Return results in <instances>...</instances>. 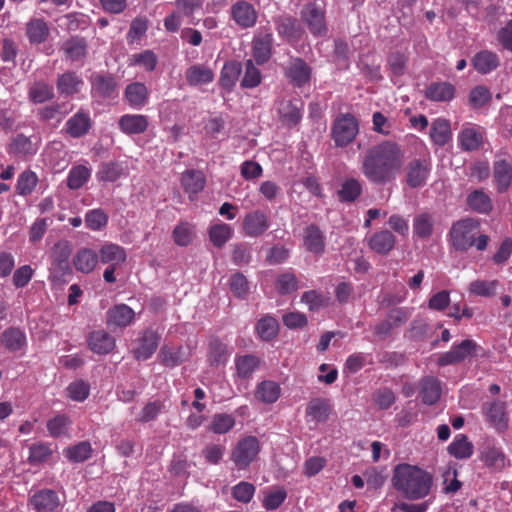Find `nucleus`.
<instances>
[{"label":"nucleus","instance_id":"nucleus-1","mask_svg":"<svg viewBox=\"0 0 512 512\" xmlns=\"http://www.w3.org/2000/svg\"><path fill=\"white\" fill-rule=\"evenodd\" d=\"M404 153L399 144L386 140L370 147L362 160L361 171L374 185L393 182L403 166Z\"/></svg>","mask_w":512,"mask_h":512},{"label":"nucleus","instance_id":"nucleus-2","mask_svg":"<svg viewBox=\"0 0 512 512\" xmlns=\"http://www.w3.org/2000/svg\"><path fill=\"white\" fill-rule=\"evenodd\" d=\"M432 476L425 470L410 464L395 467L392 483L406 498L417 500L426 497L431 490Z\"/></svg>","mask_w":512,"mask_h":512},{"label":"nucleus","instance_id":"nucleus-3","mask_svg":"<svg viewBox=\"0 0 512 512\" xmlns=\"http://www.w3.org/2000/svg\"><path fill=\"white\" fill-rule=\"evenodd\" d=\"M260 442L255 436L241 438L230 453V460L238 470L247 469L260 453Z\"/></svg>","mask_w":512,"mask_h":512},{"label":"nucleus","instance_id":"nucleus-4","mask_svg":"<svg viewBox=\"0 0 512 512\" xmlns=\"http://www.w3.org/2000/svg\"><path fill=\"white\" fill-rule=\"evenodd\" d=\"M431 170L432 160L429 153L409 160L404 167L406 184L412 189L425 186Z\"/></svg>","mask_w":512,"mask_h":512},{"label":"nucleus","instance_id":"nucleus-5","mask_svg":"<svg viewBox=\"0 0 512 512\" xmlns=\"http://www.w3.org/2000/svg\"><path fill=\"white\" fill-rule=\"evenodd\" d=\"M72 252V245L69 241H58L52 248L49 279L52 282H64L65 276L71 271L69 258Z\"/></svg>","mask_w":512,"mask_h":512},{"label":"nucleus","instance_id":"nucleus-6","mask_svg":"<svg viewBox=\"0 0 512 512\" xmlns=\"http://www.w3.org/2000/svg\"><path fill=\"white\" fill-rule=\"evenodd\" d=\"M482 347L472 339H465L460 343H454L449 351L441 353L437 358V364L441 367L455 365L468 359L477 357Z\"/></svg>","mask_w":512,"mask_h":512},{"label":"nucleus","instance_id":"nucleus-7","mask_svg":"<svg viewBox=\"0 0 512 512\" xmlns=\"http://www.w3.org/2000/svg\"><path fill=\"white\" fill-rule=\"evenodd\" d=\"M204 0H175L176 10L164 19V27L169 32H177L182 24V17L188 18V24L195 25L194 13L202 9Z\"/></svg>","mask_w":512,"mask_h":512},{"label":"nucleus","instance_id":"nucleus-8","mask_svg":"<svg viewBox=\"0 0 512 512\" xmlns=\"http://www.w3.org/2000/svg\"><path fill=\"white\" fill-rule=\"evenodd\" d=\"M359 133V123L350 113L337 117L332 125L331 136L337 147H346Z\"/></svg>","mask_w":512,"mask_h":512},{"label":"nucleus","instance_id":"nucleus-9","mask_svg":"<svg viewBox=\"0 0 512 512\" xmlns=\"http://www.w3.org/2000/svg\"><path fill=\"white\" fill-rule=\"evenodd\" d=\"M479 222L466 218L453 224L450 237L453 247L458 251H467L474 246V236L478 232Z\"/></svg>","mask_w":512,"mask_h":512},{"label":"nucleus","instance_id":"nucleus-10","mask_svg":"<svg viewBox=\"0 0 512 512\" xmlns=\"http://www.w3.org/2000/svg\"><path fill=\"white\" fill-rule=\"evenodd\" d=\"M301 19L314 36L322 37L327 34L325 13L317 4L309 3L305 5L301 11Z\"/></svg>","mask_w":512,"mask_h":512},{"label":"nucleus","instance_id":"nucleus-11","mask_svg":"<svg viewBox=\"0 0 512 512\" xmlns=\"http://www.w3.org/2000/svg\"><path fill=\"white\" fill-rule=\"evenodd\" d=\"M480 460L493 472H501L510 466V460L494 442H487L480 451Z\"/></svg>","mask_w":512,"mask_h":512},{"label":"nucleus","instance_id":"nucleus-12","mask_svg":"<svg viewBox=\"0 0 512 512\" xmlns=\"http://www.w3.org/2000/svg\"><path fill=\"white\" fill-rule=\"evenodd\" d=\"M273 41V34L269 28H261L255 34L252 41V52L258 65H263L269 61L272 55Z\"/></svg>","mask_w":512,"mask_h":512},{"label":"nucleus","instance_id":"nucleus-13","mask_svg":"<svg viewBox=\"0 0 512 512\" xmlns=\"http://www.w3.org/2000/svg\"><path fill=\"white\" fill-rule=\"evenodd\" d=\"M482 411L487 422L498 432H504L508 429V415L506 403L501 401L486 402L482 406Z\"/></svg>","mask_w":512,"mask_h":512},{"label":"nucleus","instance_id":"nucleus-14","mask_svg":"<svg viewBox=\"0 0 512 512\" xmlns=\"http://www.w3.org/2000/svg\"><path fill=\"white\" fill-rule=\"evenodd\" d=\"M485 130L483 127L466 123L458 134L459 146L462 150L472 152L483 145Z\"/></svg>","mask_w":512,"mask_h":512},{"label":"nucleus","instance_id":"nucleus-15","mask_svg":"<svg viewBox=\"0 0 512 512\" xmlns=\"http://www.w3.org/2000/svg\"><path fill=\"white\" fill-rule=\"evenodd\" d=\"M269 216L261 210H254L244 216L242 228L246 236L260 237L269 229Z\"/></svg>","mask_w":512,"mask_h":512},{"label":"nucleus","instance_id":"nucleus-16","mask_svg":"<svg viewBox=\"0 0 512 512\" xmlns=\"http://www.w3.org/2000/svg\"><path fill=\"white\" fill-rule=\"evenodd\" d=\"M231 18L240 28L249 29L257 23L258 12L250 2L239 0L231 6Z\"/></svg>","mask_w":512,"mask_h":512},{"label":"nucleus","instance_id":"nucleus-17","mask_svg":"<svg viewBox=\"0 0 512 512\" xmlns=\"http://www.w3.org/2000/svg\"><path fill=\"white\" fill-rule=\"evenodd\" d=\"M312 75L311 67L299 57L291 59L285 69V76L289 82L297 88H302L310 82Z\"/></svg>","mask_w":512,"mask_h":512},{"label":"nucleus","instance_id":"nucleus-18","mask_svg":"<svg viewBox=\"0 0 512 512\" xmlns=\"http://www.w3.org/2000/svg\"><path fill=\"white\" fill-rule=\"evenodd\" d=\"M29 504L36 512H54L61 504L59 495L52 489H41L29 499Z\"/></svg>","mask_w":512,"mask_h":512},{"label":"nucleus","instance_id":"nucleus-19","mask_svg":"<svg viewBox=\"0 0 512 512\" xmlns=\"http://www.w3.org/2000/svg\"><path fill=\"white\" fill-rule=\"evenodd\" d=\"M93 122L88 111L80 109L65 123V132L72 138H81L88 134Z\"/></svg>","mask_w":512,"mask_h":512},{"label":"nucleus","instance_id":"nucleus-20","mask_svg":"<svg viewBox=\"0 0 512 512\" xmlns=\"http://www.w3.org/2000/svg\"><path fill=\"white\" fill-rule=\"evenodd\" d=\"M274 23L278 34L289 42H298L304 34L300 22L290 15L279 16Z\"/></svg>","mask_w":512,"mask_h":512},{"label":"nucleus","instance_id":"nucleus-21","mask_svg":"<svg viewBox=\"0 0 512 512\" xmlns=\"http://www.w3.org/2000/svg\"><path fill=\"white\" fill-rule=\"evenodd\" d=\"M90 83L92 96L103 99L112 97L117 88L116 79L111 74L94 73L90 78Z\"/></svg>","mask_w":512,"mask_h":512},{"label":"nucleus","instance_id":"nucleus-22","mask_svg":"<svg viewBox=\"0 0 512 512\" xmlns=\"http://www.w3.org/2000/svg\"><path fill=\"white\" fill-rule=\"evenodd\" d=\"M303 102L300 99H283L278 104V114L283 124L295 126L302 118Z\"/></svg>","mask_w":512,"mask_h":512},{"label":"nucleus","instance_id":"nucleus-23","mask_svg":"<svg viewBox=\"0 0 512 512\" xmlns=\"http://www.w3.org/2000/svg\"><path fill=\"white\" fill-rule=\"evenodd\" d=\"M89 349L99 355L110 353L115 348V338L105 330H95L87 337Z\"/></svg>","mask_w":512,"mask_h":512},{"label":"nucleus","instance_id":"nucleus-24","mask_svg":"<svg viewBox=\"0 0 512 512\" xmlns=\"http://www.w3.org/2000/svg\"><path fill=\"white\" fill-rule=\"evenodd\" d=\"M123 96L131 108L140 110L148 103L149 90L144 83L133 82L126 86Z\"/></svg>","mask_w":512,"mask_h":512},{"label":"nucleus","instance_id":"nucleus-25","mask_svg":"<svg viewBox=\"0 0 512 512\" xmlns=\"http://www.w3.org/2000/svg\"><path fill=\"white\" fill-rule=\"evenodd\" d=\"M134 318V310L126 304H116L106 313L107 325L119 328L127 327L132 323Z\"/></svg>","mask_w":512,"mask_h":512},{"label":"nucleus","instance_id":"nucleus-26","mask_svg":"<svg viewBox=\"0 0 512 512\" xmlns=\"http://www.w3.org/2000/svg\"><path fill=\"white\" fill-rule=\"evenodd\" d=\"M493 181L498 193L507 192L512 185V164L506 160L493 163Z\"/></svg>","mask_w":512,"mask_h":512},{"label":"nucleus","instance_id":"nucleus-27","mask_svg":"<svg viewBox=\"0 0 512 512\" xmlns=\"http://www.w3.org/2000/svg\"><path fill=\"white\" fill-rule=\"evenodd\" d=\"M119 129L127 135L144 133L149 126L148 117L142 114H124L118 120Z\"/></svg>","mask_w":512,"mask_h":512},{"label":"nucleus","instance_id":"nucleus-28","mask_svg":"<svg viewBox=\"0 0 512 512\" xmlns=\"http://www.w3.org/2000/svg\"><path fill=\"white\" fill-rule=\"evenodd\" d=\"M395 244L394 234L386 229L375 232L368 238L369 248L380 255L389 254L394 249Z\"/></svg>","mask_w":512,"mask_h":512},{"label":"nucleus","instance_id":"nucleus-29","mask_svg":"<svg viewBox=\"0 0 512 512\" xmlns=\"http://www.w3.org/2000/svg\"><path fill=\"white\" fill-rule=\"evenodd\" d=\"M455 93V86L447 81L433 82L425 89L426 99L432 102H450Z\"/></svg>","mask_w":512,"mask_h":512},{"label":"nucleus","instance_id":"nucleus-30","mask_svg":"<svg viewBox=\"0 0 512 512\" xmlns=\"http://www.w3.org/2000/svg\"><path fill=\"white\" fill-rule=\"evenodd\" d=\"M230 356V351L226 343L219 337L212 336L208 343L207 361L210 366L225 365Z\"/></svg>","mask_w":512,"mask_h":512},{"label":"nucleus","instance_id":"nucleus-31","mask_svg":"<svg viewBox=\"0 0 512 512\" xmlns=\"http://www.w3.org/2000/svg\"><path fill=\"white\" fill-rule=\"evenodd\" d=\"M159 335L152 331H144L142 337L139 339V345L133 350L134 357L137 360H147L156 351L159 345Z\"/></svg>","mask_w":512,"mask_h":512},{"label":"nucleus","instance_id":"nucleus-32","mask_svg":"<svg viewBox=\"0 0 512 512\" xmlns=\"http://www.w3.org/2000/svg\"><path fill=\"white\" fill-rule=\"evenodd\" d=\"M181 185L189 198L200 193L206 185V177L200 170L188 169L181 177Z\"/></svg>","mask_w":512,"mask_h":512},{"label":"nucleus","instance_id":"nucleus-33","mask_svg":"<svg viewBox=\"0 0 512 512\" xmlns=\"http://www.w3.org/2000/svg\"><path fill=\"white\" fill-rule=\"evenodd\" d=\"M332 408L329 400L325 398H314L306 406L305 415L308 421L326 422L331 414Z\"/></svg>","mask_w":512,"mask_h":512},{"label":"nucleus","instance_id":"nucleus-34","mask_svg":"<svg viewBox=\"0 0 512 512\" xmlns=\"http://www.w3.org/2000/svg\"><path fill=\"white\" fill-rule=\"evenodd\" d=\"M84 82L76 72L67 71L60 74L56 87L60 95L72 96L80 92Z\"/></svg>","mask_w":512,"mask_h":512},{"label":"nucleus","instance_id":"nucleus-35","mask_svg":"<svg viewBox=\"0 0 512 512\" xmlns=\"http://www.w3.org/2000/svg\"><path fill=\"white\" fill-rule=\"evenodd\" d=\"M304 246L316 255H321L325 250V236L320 228L315 224H310L304 229Z\"/></svg>","mask_w":512,"mask_h":512},{"label":"nucleus","instance_id":"nucleus-36","mask_svg":"<svg viewBox=\"0 0 512 512\" xmlns=\"http://www.w3.org/2000/svg\"><path fill=\"white\" fill-rule=\"evenodd\" d=\"M188 357L189 354L181 345H164L159 352L160 363L169 368L181 365Z\"/></svg>","mask_w":512,"mask_h":512},{"label":"nucleus","instance_id":"nucleus-37","mask_svg":"<svg viewBox=\"0 0 512 512\" xmlns=\"http://www.w3.org/2000/svg\"><path fill=\"white\" fill-rule=\"evenodd\" d=\"M98 261L103 264L118 266L126 261L127 254L125 249L114 243H106L99 249Z\"/></svg>","mask_w":512,"mask_h":512},{"label":"nucleus","instance_id":"nucleus-38","mask_svg":"<svg viewBox=\"0 0 512 512\" xmlns=\"http://www.w3.org/2000/svg\"><path fill=\"white\" fill-rule=\"evenodd\" d=\"M471 64L478 73L485 75L497 69L500 60L495 52L482 50L474 55Z\"/></svg>","mask_w":512,"mask_h":512},{"label":"nucleus","instance_id":"nucleus-39","mask_svg":"<svg viewBox=\"0 0 512 512\" xmlns=\"http://www.w3.org/2000/svg\"><path fill=\"white\" fill-rule=\"evenodd\" d=\"M281 395L280 385L272 380H263L256 385L254 396L264 404L275 403Z\"/></svg>","mask_w":512,"mask_h":512},{"label":"nucleus","instance_id":"nucleus-40","mask_svg":"<svg viewBox=\"0 0 512 512\" xmlns=\"http://www.w3.org/2000/svg\"><path fill=\"white\" fill-rule=\"evenodd\" d=\"M49 34L48 23L42 18H31L26 24V36L31 44L44 43Z\"/></svg>","mask_w":512,"mask_h":512},{"label":"nucleus","instance_id":"nucleus-41","mask_svg":"<svg viewBox=\"0 0 512 512\" xmlns=\"http://www.w3.org/2000/svg\"><path fill=\"white\" fill-rule=\"evenodd\" d=\"M185 78L190 86L206 85L213 81L214 73L204 64H194L186 69Z\"/></svg>","mask_w":512,"mask_h":512},{"label":"nucleus","instance_id":"nucleus-42","mask_svg":"<svg viewBox=\"0 0 512 512\" xmlns=\"http://www.w3.org/2000/svg\"><path fill=\"white\" fill-rule=\"evenodd\" d=\"M420 397L426 405H434L441 396V383L432 376L424 377L420 382Z\"/></svg>","mask_w":512,"mask_h":512},{"label":"nucleus","instance_id":"nucleus-43","mask_svg":"<svg viewBox=\"0 0 512 512\" xmlns=\"http://www.w3.org/2000/svg\"><path fill=\"white\" fill-rule=\"evenodd\" d=\"M363 186L359 179L350 177L346 178L337 191V196L342 203H353L362 194Z\"/></svg>","mask_w":512,"mask_h":512},{"label":"nucleus","instance_id":"nucleus-44","mask_svg":"<svg viewBox=\"0 0 512 512\" xmlns=\"http://www.w3.org/2000/svg\"><path fill=\"white\" fill-rule=\"evenodd\" d=\"M98 263V254L89 248H81L73 257L75 269L81 273H91Z\"/></svg>","mask_w":512,"mask_h":512},{"label":"nucleus","instance_id":"nucleus-45","mask_svg":"<svg viewBox=\"0 0 512 512\" xmlns=\"http://www.w3.org/2000/svg\"><path fill=\"white\" fill-rule=\"evenodd\" d=\"M61 49L72 62L82 61L87 55V42L82 37H71L63 43Z\"/></svg>","mask_w":512,"mask_h":512},{"label":"nucleus","instance_id":"nucleus-46","mask_svg":"<svg viewBox=\"0 0 512 512\" xmlns=\"http://www.w3.org/2000/svg\"><path fill=\"white\" fill-rule=\"evenodd\" d=\"M469 208L479 214H489L493 209L490 196L483 189L473 190L467 196Z\"/></svg>","mask_w":512,"mask_h":512},{"label":"nucleus","instance_id":"nucleus-47","mask_svg":"<svg viewBox=\"0 0 512 512\" xmlns=\"http://www.w3.org/2000/svg\"><path fill=\"white\" fill-rule=\"evenodd\" d=\"M447 451L456 459H468L473 455L474 446L465 434H457L447 447Z\"/></svg>","mask_w":512,"mask_h":512},{"label":"nucleus","instance_id":"nucleus-48","mask_svg":"<svg viewBox=\"0 0 512 512\" xmlns=\"http://www.w3.org/2000/svg\"><path fill=\"white\" fill-rule=\"evenodd\" d=\"M450 122L444 118L435 119L430 128V138L438 146H444L451 139Z\"/></svg>","mask_w":512,"mask_h":512},{"label":"nucleus","instance_id":"nucleus-49","mask_svg":"<svg viewBox=\"0 0 512 512\" xmlns=\"http://www.w3.org/2000/svg\"><path fill=\"white\" fill-rule=\"evenodd\" d=\"M259 365L260 359L255 355L247 354L235 358L236 373L241 379H249Z\"/></svg>","mask_w":512,"mask_h":512},{"label":"nucleus","instance_id":"nucleus-50","mask_svg":"<svg viewBox=\"0 0 512 512\" xmlns=\"http://www.w3.org/2000/svg\"><path fill=\"white\" fill-rule=\"evenodd\" d=\"M1 343L9 351H18L26 344L25 333L19 328L10 327L2 333Z\"/></svg>","mask_w":512,"mask_h":512},{"label":"nucleus","instance_id":"nucleus-51","mask_svg":"<svg viewBox=\"0 0 512 512\" xmlns=\"http://www.w3.org/2000/svg\"><path fill=\"white\" fill-rule=\"evenodd\" d=\"M91 177V169L85 165L73 166L67 176L66 184L71 190L83 187Z\"/></svg>","mask_w":512,"mask_h":512},{"label":"nucleus","instance_id":"nucleus-52","mask_svg":"<svg viewBox=\"0 0 512 512\" xmlns=\"http://www.w3.org/2000/svg\"><path fill=\"white\" fill-rule=\"evenodd\" d=\"M233 229L229 224L220 222L209 228V239L217 248H222L231 239Z\"/></svg>","mask_w":512,"mask_h":512},{"label":"nucleus","instance_id":"nucleus-53","mask_svg":"<svg viewBox=\"0 0 512 512\" xmlns=\"http://www.w3.org/2000/svg\"><path fill=\"white\" fill-rule=\"evenodd\" d=\"M434 219L427 212L420 213L414 217L413 230L414 234L420 239H427L433 233Z\"/></svg>","mask_w":512,"mask_h":512},{"label":"nucleus","instance_id":"nucleus-54","mask_svg":"<svg viewBox=\"0 0 512 512\" xmlns=\"http://www.w3.org/2000/svg\"><path fill=\"white\" fill-rule=\"evenodd\" d=\"M28 96L36 104L44 103L54 98V89L52 85L44 81L35 82L29 88Z\"/></svg>","mask_w":512,"mask_h":512},{"label":"nucleus","instance_id":"nucleus-55","mask_svg":"<svg viewBox=\"0 0 512 512\" xmlns=\"http://www.w3.org/2000/svg\"><path fill=\"white\" fill-rule=\"evenodd\" d=\"M8 153L16 156H26L36 153L31 139L24 134H17L8 147Z\"/></svg>","mask_w":512,"mask_h":512},{"label":"nucleus","instance_id":"nucleus-56","mask_svg":"<svg viewBox=\"0 0 512 512\" xmlns=\"http://www.w3.org/2000/svg\"><path fill=\"white\" fill-rule=\"evenodd\" d=\"M279 325L277 320L266 315L262 317L256 324V331L259 337L264 341H270L278 334Z\"/></svg>","mask_w":512,"mask_h":512},{"label":"nucleus","instance_id":"nucleus-57","mask_svg":"<svg viewBox=\"0 0 512 512\" xmlns=\"http://www.w3.org/2000/svg\"><path fill=\"white\" fill-rule=\"evenodd\" d=\"M72 421L65 414H58L47 421L46 427L50 436L58 438L68 433Z\"/></svg>","mask_w":512,"mask_h":512},{"label":"nucleus","instance_id":"nucleus-58","mask_svg":"<svg viewBox=\"0 0 512 512\" xmlns=\"http://www.w3.org/2000/svg\"><path fill=\"white\" fill-rule=\"evenodd\" d=\"M241 73V64L235 61L226 63L221 71L220 84L223 88L230 90L237 82Z\"/></svg>","mask_w":512,"mask_h":512},{"label":"nucleus","instance_id":"nucleus-59","mask_svg":"<svg viewBox=\"0 0 512 512\" xmlns=\"http://www.w3.org/2000/svg\"><path fill=\"white\" fill-rule=\"evenodd\" d=\"M235 425V418L226 413H216L213 415L208 430L215 434L228 433Z\"/></svg>","mask_w":512,"mask_h":512},{"label":"nucleus","instance_id":"nucleus-60","mask_svg":"<svg viewBox=\"0 0 512 512\" xmlns=\"http://www.w3.org/2000/svg\"><path fill=\"white\" fill-rule=\"evenodd\" d=\"M123 174V168L118 162H104L97 171V179L102 182H114Z\"/></svg>","mask_w":512,"mask_h":512},{"label":"nucleus","instance_id":"nucleus-61","mask_svg":"<svg viewBox=\"0 0 512 512\" xmlns=\"http://www.w3.org/2000/svg\"><path fill=\"white\" fill-rule=\"evenodd\" d=\"M92 447L88 441L79 442L65 450V456L72 462H84L91 457Z\"/></svg>","mask_w":512,"mask_h":512},{"label":"nucleus","instance_id":"nucleus-62","mask_svg":"<svg viewBox=\"0 0 512 512\" xmlns=\"http://www.w3.org/2000/svg\"><path fill=\"white\" fill-rule=\"evenodd\" d=\"M498 285V280L477 279L469 284V292L476 296L491 297L495 295Z\"/></svg>","mask_w":512,"mask_h":512},{"label":"nucleus","instance_id":"nucleus-63","mask_svg":"<svg viewBox=\"0 0 512 512\" xmlns=\"http://www.w3.org/2000/svg\"><path fill=\"white\" fill-rule=\"evenodd\" d=\"M108 215L101 208L92 209L85 214V225L92 231H99L108 224Z\"/></svg>","mask_w":512,"mask_h":512},{"label":"nucleus","instance_id":"nucleus-64","mask_svg":"<svg viewBox=\"0 0 512 512\" xmlns=\"http://www.w3.org/2000/svg\"><path fill=\"white\" fill-rule=\"evenodd\" d=\"M37 182V175L30 170H26L22 172L18 177L16 191L19 195L22 196L29 195L35 189Z\"/></svg>","mask_w":512,"mask_h":512}]
</instances>
